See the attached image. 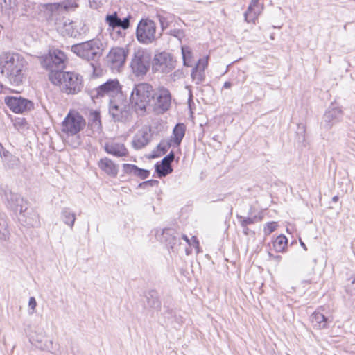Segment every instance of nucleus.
<instances>
[{"mask_svg":"<svg viewBox=\"0 0 355 355\" xmlns=\"http://www.w3.org/2000/svg\"><path fill=\"white\" fill-rule=\"evenodd\" d=\"M26 61L18 53L3 52L0 54V71L11 84L19 85L24 78Z\"/></svg>","mask_w":355,"mask_h":355,"instance_id":"f257e3e1","label":"nucleus"},{"mask_svg":"<svg viewBox=\"0 0 355 355\" xmlns=\"http://www.w3.org/2000/svg\"><path fill=\"white\" fill-rule=\"evenodd\" d=\"M50 81L67 94H76L83 87V76L75 72H53L50 76Z\"/></svg>","mask_w":355,"mask_h":355,"instance_id":"f03ea898","label":"nucleus"},{"mask_svg":"<svg viewBox=\"0 0 355 355\" xmlns=\"http://www.w3.org/2000/svg\"><path fill=\"white\" fill-rule=\"evenodd\" d=\"M155 89L150 84L138 83L135 85L132 90L130 101L137 112L144 114L151 101L155 98Z\"/></svg>","mask_w":355,"mask_h":355,"instance_id":"7ed1b4c3","label":"nucleus"},{"mask_svg":"<svg viewBox=\"0 0 355 355\" xmlns=\"http://www.w3.org/2000/svg\"><path fill=\"white\" fill-rule=\"evenodd\" d=\"M98 40H90L71 46V51L77 56L87 61H95L102 55L103 49Z\"/></svg>","mask_w":355,"mask_h":355,"instance_id":"20e7f679","label":"nucleus"},{"mask_svg":"<svg viewBox=\"0 0 355 355\" xmlns=\"http://www.w3.org/2000/svg\"><path fill=\"white\" fill-rule=\"evenodd\" d=\"M151 55L146 50L139 48L133 53L130 62V67L136 76H143L149 70Z\"/></svg>","mask_w":355,"mask_h":355,"instance_id":"39448f33","label":"nucleus"},{"mask_svg":"<svg viewBox=\"0 0 355 355\" xmlns=\"http://www.w3.org/2000/svg\"><path fill=\"white\" fill-rule=\"evenodd\" d=\"M156 24L154 21L146 19H141L136 29V38L138 42L143 44H150L157 39L156 36Z\"/></svg>","mask_w":355,"mask_h":355,"instance_id":"423d86ee","label":"nucleus"},{"mask_svg":"<svg viewBox=\"0 0 355 355\" xmlns=\"http://www.w3.org/2000/svg\"><path fill=\"white\" fill-rule=\"evenodd\" d=\"M65 54L58 50L53 49L49 51L48 55L41 58V64L46 69L49 71V77L56 71H62L65 68Z\"/></svg>","mask_w":355,"mask_h":355,"instance_id":"0eeeda50","label":"nucleus"},{"mask_svg":"<svg viewBox=\"0 0 355 355\" xmlns=\"http://www.w3.org/2000/svg\"><path fill=\"white\" fill-rule=\"evenodd\" d=\"M109 113L114 121L126 123L132 117L130 105L126 101L110 100Z\"/></svg>","mask_w":355,"mask_h":355,"instance_id":"6e6552de","label":"nucleus"},{"mask_svg":"<svg viewBox=\"0 0 355 355\" xmlns=\"http://www.w3.org/2000/svg\"><path fill=\"white\" fill-rule=\"evenodd\" d=\"M85 119L78 112L70 111L62 121V131L68 135H76L85 126Z\"/></svg>","mask_w":355,"mask_h":355,"instance_id":"1a4fd4ad","label":"nucleus"},{"mask_svg":"<svg viewBox=\"0 0 355 355\" xmlns=\"http://www.w3.org/2000/svg\"><path fill=\"white\" fill-rule=\"evenodd\" d=\"M176 61L167 52L156 54L153 60V70L155 72L168 73L175 67Z\"/></svg>","mask_w":355,"mask_h":355,"instance_id":"9d476101","label":"nucleus"},{"mask_svg":"<svg viewBox=\"0 0 355 355\" xmlns=\"http://www.w3.org/2000/svg\"><path fill=\"white\" fill-rule=\"evenodd\" d=\"M153 110L157 114H162L169 110L171 105V95L168 89L159 88L155 90Z\"/></svg>","mask_w":355,"mask_h":355,"instance_id":"9b49d317","label":"nucleus"},{"mask_svg":"<svg viewBox=\"0 0 355 355\" xmlns=\"http://www.w3.org/2000/svg\"><path fill=\"white\" fill-rule=\"evenodd\" d=\"M96 94L94 96L96 98L109 96L114 98L119 96L122 97L121 87L119 82L116 79L108 80L104 84H102L95 89Z\"/></svg>","mask_w":355,"mask_h":355,"instance_id":"f8f14e48","label":"nucleus"},{"mask_svg":"<svg viewBox=\"0 0 355 355\" xmlns=\"http://www.w3.org/2000/svg\"><path fill=\"white\" fill-rule=\"evenodd\" d=\"M343 111L340 107L331 105L323 115L321 128L329 130L342 120Z\"/></svg>","mask_w":355,"mask_h":355,"instance_id":"ddd939ff","label":"nucleus"},{"mask_svg":"<svg viewBox=\"0 0 355 355\" xmlns=\"http://www.w3.org/2000/svg\"><path fill=\"white\" fill-rule=\"evenodd\" d=\"M5 103L15 113H23L33 109L34 104L31 101L21 96H6Z\"/></svg>","mask_w":355,"mask_h":355,"instance_id":"4468645a","label":"nucleus"},{"mask_svg":"<svg viewBox=\"0 0 355 355\" xmlns=\"http://www.w3.org/2000/svg\"><path fill=\"white\" fill-rule=\"evenodd\" d=\"M128 54V49L123 47L111 49L107 58L112 69H118L122 67Z\"/></svg>","mask_w":355,"mask_h":355,"instance_id":"2eb2a0df","label":"nucleus"},{"mask_svg":"<svg viewBox=\"0 0 355 355\" xmlns=\"http://www.w3.org/2000/svg\"><path fill=\"white\" fill-rule=\"evenodd\" d=\"M8 206L15 212L22 213L27 211V202L19 194L9 192L6 193Z\"/></svg>","mask_w":355,"mask_h":355,"instance_id":"dca6fc26","label":"nucleus"},{"mask_svg":"<svg viewBox=\"0 0 355 355\" xmlns=\"http://www.w3.org/2000/svg\"><path fill=\"white\" fill-rule=\"evenodd\" d=\"M159 240L173 251L178 250V247L180 244L178 233L172 228H165L162 231L159 236Z\"/></svg>","mask_w":355,"mask_h":355,"instance_id":"f3484780","label":"nucleus"},{"mask_svg":"<svg viewBox=\"0 0 355 355\" xmlns=\"http://www.w3.org/2000/svg\"><path fill=\"white\" fill-rule=\"evenodd\" d=\"M152 138L151 129L150 127H143L134 136L132 146L139 150L145 147L150 141Z\"/></svg>","mask_w":355,"mask_h":355,"instance_id":"a211bd4d","label":"nucleus"},{"mask_svg":"<svg viewBox=\"0 0 355 355\" xmlns=\"http://www.w3.org/2000/svg\"><path fill=\"white\" fill-rule=\"evenodd\" d=\"M130 17L128 16L121 19L119 17L116 12L107 15L105 19V22L108 24L109 27L113 30L116 28H121L123 30H126L130 27Z\"/></svg>","mask_w":355,"mask_h":355,"instance_id":"6ab92c4d","label":"nucleus"},{"mask_svg":"<svg viewBox=\"0 0 355 355\" xmlns=\"http://www.w3.org/2000/svg\"><path fill=\"white\" fill-rule=\"evenodd\" d=\"M174 158L175 154L171 151L168 155L163 158L160 165L158 164L155 165V171L158 174L159 177H165L173 171L171 164L173 161Z\"/></svg>","mask_w":355,"mask_h":355,"instance_id":"aec40b11","label":"nucleus"},{"mask_svg":"<svg viewBox=\"0 0 355 355\" xmlns=\"http://www.w3.org/2000/svg\"><path fill=\"white\" fill-rule=\"evenodd\" d=\"M19 220L23 225L28 227H36L40 225L37 214L28 207L26 212L24 211L19 214Z\"/></svg>","mask_w":355,"mask_h":355,"instance_id":"412c9836","label":"nucleus"},{"mask_svg":"<svg viewBox=\"0 0 355 355\" xmlns=\"http://www.w3.org/2000/svg\"><path fill=\"white\" fill-rule=\"evenodd\" d=\"M58 28L62 35L72 37H76L80 34V31L77 29L76 22H73L69 19H64L58 26Z\"/></svg>","mask_w":355,"mask_h":355,"instance_id":"4be33fe9","label":"nucleus"},{"mask_svg":"<svg viewBox=\"0 0 355 355\" xmlns=\"http://www.w3.org/2000/svg\"><path fill=\"white\" fill-rule=\"evenodd\" d=\"M259 0H252L246 12L245 19L248 22H254L258 16L261 14L263 7L259 3Z\"/></svg>","mask_w":355,"mask_h":355,"instance_id":"5701e85b","label":"nucleus"},{"mask_svg":"<svg viewBox=\"0 0 355 355\" xmlns=\"http://www.w3.org/2000/svg\"><path fill=\"white\" fill-rule=\"evenodd\" d=\"M98 166L107 175L115 178L119 171L118 166L107 157L101 158L98 162Z\"/></svg>","mask_w":355,"mask_h":355,"instance_id":"b1692460","label":"nucleus"},{"mask_svg":"<svg viewBox=\"0 0 355 355\" xmlns=\"http://www.w3.org/2000/svg\"><path fill=\"white\" fill-rule=\"evenodd\" d=\"M105 150L110 155L115 157H125L128 155V151L123 144L120 143H107L105 145Z\"/></svg>","mask_w":355,"mask_h":355,"instance_id":"393cba45","label":"nucleus"},{"mask_svg":"<svg viewBox=\"0 0 355 355\" xmlns=\"http://www.w3.org/2000/svg\"><path fill=\"white\" fill-rule=\"evenodd\" d=\"M311 321L314 328L322 329L328 327L329 322V318L325 317L323 313L315 311L311 316Z\"/></svg>","mask_w":355,"mask_h":355,"instance_id":"a878e982","label":"nucleus"},{"mask_svg":"<svg viewBox=\"0 0 355 355\" xmlns=\"http://www.w3.org/2000/svg\"><path fill=\"white\" fill-rule=\"evenodd\" d=\"M2 159V162L3 166L6 168H15L18 166L19 164V159L12 155L8 150L6 152H3V155L1 157Z\"/></svg>","mask_w":355,"mask_h":355,"instance_id":"bb28decb","label":"nucleus"},{"mask_svg":"<svg viewBox=\"0 0 355 355\" xmlns=\"http://www.w3.org/2000/svg\"><path fill=\"white\" fill-rule=\"evenodd\" d=\"M147 304L149 307L159 310L161 309V301L159 300L157 291L151 290L146 295Z\"/></svg>","mask_w":355,"mask_h":355,"instance_id":"cd10ccee","label":"nucleus"},{"mask_svg":"<svg viewBox=\"0 0 355 355\" xmlns=\"http://www.w3.org/2000/svg\"><path fill=\"white\" fill-rule=\"evenodd\" d=\"M185 125L183 123H178L173 130V138L172 141L177 146H180L185 135Z\"/></svg>","mask_w":355,"mask_h":355,"instance_id":"c85d7f7f","label":"nucleus"},{"mask_svg":"<svg viewBox=\"0 0 355 355\" xmlns=\"http://www.w3.org/2000/svg\"><path fill=\"white\" fill-rule=\"evenodd\" d=\"M8 227L6 216L0 212V241H8L10 239V233Z\"/></svg>","mask_w":355,"mask_h":355,"instance_id":"c756f323","label":"nucleus"},{"mask_svg":"<svg viewBox=\"0 0 355 355\" xmlns=\"http://www.w3.org/2000/svg\"><path fill=\"white\" fill-rule=\"evenodd\" d=\"M157 17L159 19L162 29L164 31L173 22L175 19V15L164 11L162 13L159 12L157 14Z\"/></svg>","mask_w":355,"mask_h":355,"instance_id":"7c9ffc66","label":"nucleus"},{"mask_svg":"<svg viewBox=\"0 0 355 355\" xmlns=\"http://www.w3.org/2000/svg\"><path fill=\"white\" fill-rule=\"evenodd\" d=\"M61 218L64 224L73 228L76 220V214L69 208L64 207L62 209Z\"/></svg>","mask_w":355,"mask_h":355,"instance_id":"2f4dec72","label":"nucleus"},{"mask_svg":"<svg viewBox=\"0 0 355 355\" xmlns=\"http://www.w3.org/2000/svg\"><path fill=\"white\" fill-rule=\"evenodd\" d=\"M54 6L60 11L70 12L74 10L78 4L73 0H64L55 3Z\"/></svg>","mask_w":355,"mask_h":355,"instance_id":"473e14b6","label":"nucleus"},{"mask_svg":"<svg viewBox=\"0 0 355 355\" xmlns=\"http://www.w3.org/2000/svg\"><path fill=\"white\" fill-rule=\"evenodd\" d=\"M287 239L284 235L278 236L273 242V248L276 252H282L287 245Z\"/></svg>","mask_w":355,"mask_h":355,"instance_id":"72a5a7b5","label":"nucleus"},{"mask_svg":"<svg viewBox=\"0 0 355 355\" xmlns=\"http://www.w3.org/2000/svg\"><path fill=\"white\" fill-rule=\"evenodd\" d=\"M182 54L184 65L187 66V67H190L191 66V52L190 51L189 47L182 46Z\"/></svg>","mask_w":355,"mask_h":355,"instance_id":"f704fd0d","label":"nucleus"},{"mask_svg":"<svg viewBox=\"0 0 355 355\" xmlns=\"http://www.w3.org/2000/svg\"><path fill=\"white\" fill-rule=\"evenodd\" d=\"M346 292L350 295H355V275L348 279L346 284Z\"/></svg>","mask_w":355,"mask_h":355,"instance_id":"c9c22d12","label":"nucleus"},{"mask_svg":"<svg viewBox=\"0 0 355 355\" xmlns=\"http://www.w3.org/2000/svg\"><path fill=\"white\" fill-rule=\"evenodd\" d=\"M15 6V0H1L0 1V6L2 10L14 9Z\"/></svg>","mask_w":355,"mask_h":355,"instance_id":"e433bc0d","label":"nucleus"},{"mask_svg":"<svg viewBox=\"0 0 355 355\" xmlns=\"http://www.w3.org/2000/svg\"><path fill=\"white\" fill-rule=\"evenodd\" d=\"M173 143V142L172 141V139L166 141L164 140L159 143L157 148L162 152V154L164 155L168 151V150L172 146Z\"/></svg>","mask_w":355,"mask_h":355,"instance_id":"4c0bfd02","label":"nucleus"},{"mask_svg":"<svg viewBox=\"0 0 355 355\" xmlns=\"http://www.w3.org/2000/svg\"><path fill=\"white\" fill-rule=\"evenodd\" d=\"M191 77L197 83L201 82L204 78V71L193 68L191 71Z\"/></svg>","mask_w":355,"mask_h":355,"instance_id":"58836bf2","label":"nucleus"},{"mask_svg":"<svg viewBox=\"0 0 355 355\" xmlns=\"http://www.w3.org/2000/svg\"><path fill=\"white\" fill-rule=\"evenodd\" d=\"M168 34L178 39L180 42L184 37L185 34L183 30L179 28H173L170 30Z\"/></svg>","mask_w":355,"mask_h":355,"instance_id":"ea45409f","label":"nucleus"},{"mask_svg":"<svg viewBox=\"0 0 355 355\" xmlns=\"http://www.w3.org/2000/svg\"><path fill=\"white\" fill-rule=\"evenodd\" d=\"M137 167L134 164H124L123 165V170L127 174L135 175Z\"/></svg>","mask_w":355,"mask_h":355,"instance_id":"a19ab883","label":"nucleus"},{"mask_svg":"<svg viewBox=\"0 0 355 355\" xmlns=\"http://www.w3.org/2000/svg\"><path fill=\"white\" fill-rule=\"evenodd\" d=\"M159 184V181L156 180H150L143 182L139 184V187L142 189H146L148 187H155Z\"/></svg>","mask_w":355,"mask_h":355,"instance_id":"79ce46f5","label":"nucleus"},{"mask_svg":"<svg viewBox=\"0 0 355 355\" xmlns=\"http://www.w3.org/2000/svg\"><path fill=\"white\" fill-rule=\"evenodd\" d=\"M277 227V223L276 222H270L268 223L264 227V233L266 235L270 234L272 232H274Z\"/></svg>","mask_w":355,"mask_h":355,"instance_id":"37998d69","label":"nucleus"},{"mask_svg":"<svg viewBox=\"0 0 355 355\" xmlns=\"http://www.w3.org/2000/svg\"><path fill=\"white\" fill-rule=\"evenodd\" d=\"M150 175V171L146 169H142L137 167L136 173L135 176L139 177L141 179H146Z\"/></svg>","mask_w":355,"mask_h":355,"instance_id":"c03bdc74","label":"nucleus"},{"mask_svg":"<svg viewBox=\"0 0 355 355\" xmlns=\"http://www.w3.org/2000/svg\"><path fill=\"white\" fill-rule=\"evenodd\" d=\"M37 302L34 297H31L28 302L29 313L33 314L35 312Z\"/></svg>","mask_w":355,"mask_h":355,"instance_id":"a18cd8bd","label":"nucleus"},{"mask_svg":"<svg viewBox=\"0 0 355 355\" xmlns=\"http://www.w3.org/2000/svg\"><path fill=\"white\" fill-rule=\"evenodd\" d=\"M207 65V60L200 59L194 68L204 71L205 68Z\"/></svg>","mask_w":355,"mask_h":355,"instance_id":"49530a36","label":"nucleus"},{"mask_svg":"<svg viewBox=\"0 0 355 355\" xmlns=\"http://www.w3.org/2000/svg\"><path fill=\"white\" fill-rule=\"evenodd\" d=\"M92 125L99 128L101 126L100 115L98 113L95 112L93 114Z\"/></svg>","mask_w":355,"mask_h":355,"instance_id":"de8ad7c7","label":"nucleus"},{"mask_svg":"<svg viewBox=\"0 0 355 355\" xmlns=\"http://www.w3.org/2000/svg\"><path fill=\"white\" fill-rule=\"evenodd\" d=\"M242 220L241 224L242 227H246L248 225L254 223V219L252 218H241Z\"/></svg>","mask_w":355,"mask_h":355,"instance_id":"09e8293b","label":"nucleus"},{"mask_svg":"<svg viewBox=\"0 0 355 355\" xmlns=\"http://www.w3.org/2000/svg\"><path fill=\"white\" fill-rule=\"evenodd\" d=\"M80 144V137L78 136L76 140L71 144L73 148L78 147Z\"/></svg>","mask_w":355,"mask_h":355,"instance_id":"8fccbe9b","label":"nucleus"},{"mask_svg":"<svg viewBox=\"0 0 355 355\" xmlns=\"http://www.w3.org/2000/svg\"><path fill=\"white\" fill-rule=\"evenodd\" d=\"M194 245L196 246H198V245H199L198 241L196 236L192 237L191 245Z\"/></svg>","mask_w":355,"mask_h":355,"instance_id":"3c124183","label":"nucleus"},{"mask_svg":"<svg viewBox=\"0 0 355 355\" xmlns=\"http://www.w3.org/2000/svg\"><path fill=\"white\" fill-rule=\"evenodd\" d=\"M182 239H184V241L188 243V245H191V241L189 239V238L187 237V235H185V234H182Z\"/></svg>","mask_w":355,"mask_h":355,"instance_id":"603ef678","label":"nucleus"},{"mask_svg":"<svg viewBox=\"0 0 355 355\" xmlns=\"http://www.w3.org/2000/svg\"><path fill=\"white\" fill-rule=\"evenodd\" d=\"M6 151L8 150L5 149L2 144L0 143V157H1L3 155V152Z\"/></svg>","mask_w":355,"mask_h":355,"instance_id":"864d4df0","label":"nucleus"},{"mask_svg":"<svg viewBox=\"0 0 355 355\" xmlns=\"http://www.w3.org/2000/svg\"><path fill=\"white\" fill-rule=\"evenodd\" d=\"M231 86H232V83L229 81L225 82L223 85V87L225 89H229L231 87Z\"/></svg>","mask_w":355,"mask_h":355,"instance_id":"5fc2aeb1","label":"nucleus"},{"mask_svg":"<svg viewBox=\"0 0 355 355\" xmlns=\"http://www.w3.org/2000/svg\"><path fill=\"white\" fill-rule=\"evenodd\" d=\"M300 245H301V246H302V247H303V248H304V250H306V249H307V248H306V245H305V244H304V242H302L301 240H300Z\"/></svg>","mask_w":355,"mask_h":355,"instance_id":"6e6d98bb","label":"nucleus"},{"mask_svg":"<svg viewBox=\"0 0 355 355\" xmlns=\"http://www.w3.org/2000/svg\"><path fill=\"white\" fill-rule=\"evenodd\" d=\"M332 200L335 202H336L338 200V197L337 196H335L332 198Z\"/></svg>","mask_w":355,"mask_h":355,"instance_id":"4d7b16f0","label":"nucleus"},{"mask_svg":"<svg viewBox=\"0 0 355 355\" xmlns=\"http://www.w3.org/2000/svg\"><path fill=\"white\" fill-rule=\"evenodd\" d=\"M117 34H119V35H122V32L121 31H118Z\"/></svg>","mask_w":355,"mask_h":355,"instance_id":"13d9d810","label":"nucleus"},{"mask_svg":"<svg viewBox=\"0 0 355 355\" xmlns=\"http://www.w3.org/2000/svg\"><path fill=\"white\" fill-rule=\"evenodd\" d=\"M1 88H2V85H0V90L1 89Z\"/></svg>","mask_w":355,"mask_h":355,"instance_id":"bf43d9fd","label":"nucleus"}]
</instances>
